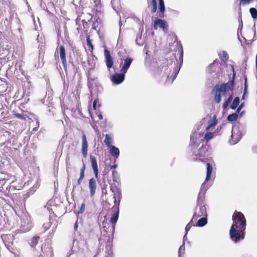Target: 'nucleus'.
<instances>
[{"label":"nucleus","instance_id":"20e7f679","mask_svg":"<svg viewBox=\"0 0 257 257\" xmlns=\"http://www.w3.org/2000/svg\"><path fill=\"white\" fill-rule=\"evenodd\" d=\"M199 206L197 207L195 212L194 213L192 219L197 220L198 218L201 216H207V211L205 205H197Z\"/></svg>","mask_w":257,"mask_h":257},{"label":"nucleus","instance_id":"7c9ffc66","mask_svg":"<svg viewBox=\"0 0 257 257\" xmlns=\"http://www.w3.org/2000/svg\"><path fill=\"white\" fill-rule=\"evenodd\" d=\"M151 5L152 6L151 13H154L157 10V5L156 0H151Z\"/></svg>","mask_w":257,"mask_h":257},{"label":"nucleus","instance_id":"49530a36","mask_svg":"<svg viewBox=\"0 0 257 257\" xmlns=\"http://www.w3.org/2000/svg\"><path fill=\"white\" fill-rule=\"evenodd\" d=\"M194 161H202L203 160L200 159H194Z\"/></svg>","mask_w":257,"mask_h":257},{"label":"nucleus","instance_id":"f704fd0d","mask_svg":"<svg viewBox=\"0 0 257 257\" xmlns=\"http://www.w3.org/2000/svg\"><path fill=\"white\" fill-rule=\"evenodd\" d=\"M254 0H240L239 2V6H244L252 3Z\"/></svg>","mask_w":257,"mask_h":257},{"label":"nucleus","instance_id":"a878e982","mask_svg":"<svg viewBox=\"0 0 257 257\" xmlns=\"http://www.w3.org/2000/svg\"><path fill=\"white\" fill-rule=\"evenodd\" d=\"M239 98L238 97H236L234 100H233V102H232L230 108L232 109H235L237 106L239 105Z\"/></svg>","mask_w":257,"mask_h":257},{"label":"nucleus","instance_id":"2f4dec72","mask_svg":"<svg viewBox=\"0 0 257 257\" xmlns=\"http://www.w3.org/2000/svg\"><path fill=\"white\" fill-rule=\"evenodd\" d=\"M249 12L253 19L257 18V10L255 8H251L249 9Z\"/></svg>","mask_w":257,"mask_h":257},{"label":"nucleus","instance_id":"cd10ccee","mask_svg":"<svg viewBox=\"0 0 257 257\" xmlns=\"http://www.w3.org/2000/svg\"><path fill=\"white\" fill-rule=\"evenodd\" d=\"M238 116V115L237 113H233L232 114H229L227 116V120L230 122L235 121L237 119Z\"/></svg>","mask_w":257,"mask_h":257},{"label":"nucleus","instance_id":"c85d7f7f","mask_svg":"<svg viewBox=\"0 0 257 257\" xmlns=\"http://www.w3.org/2000/svg\"><path fill=\"white\" fill-rule=\"evenodd\" d=\"M86 42H87V45L88 47L90 48L91 51L93 50L94 47L93 45H92L91 43V40H90V35L86 36Z\"/></svg>","mask_w":257,"mask_h":257},{"label":"nucleus","instance_id":"09e8293b","mask_svg":"<svg viewBox=\"0 0 257 257\" xmlns=\"http://www.w3.org/2000/svg\"><path fill=\"white\" fill-rule=\"evenodd\" d=\"M44 256H45L44 255V254H40V255L38 256V257H44Z\"/></svg>","mask_w":257,"mask_h":257},{"label":"nucleus","instance_id":"393cba45","mask_svg":"<svg viewBox=\"0 0 257 257\" xmlns=\"http://www.w3.org/2000/svg\"><path fill=\"white\" fill-rule=\"evenodd\" d=\"M202 218L199 219L197 221V226L202 227L207 223V216H201Z\"/></svg>","mask_w":257,"mask_h":257},{"label":"nucleus","instance_id":"473e14b6","mask_svg":"<svg viewBox=\"0 0 257 257\" xmlns=\"http://www.w3.org/2000/svg\"><path fill=\"white\" fill-rule=\"evenodd\" d=\"M214 136V134L213 133L211 132H207L206 134H205L204 136V140L206 141V142H208L210 139H211Z\"/></svg>","mask_w":257,"mask_h":257},{"label":"nucleus","instance_id":"a18cd8bd","mask_svg":"<svg viewBox=\"0 0 257 257\" xmlns=\"http://www.w3.org/2000/svg\"><path fill=\"white\" fill-rule=\"evenodd\" d=\"M98 116L99 119H102L103 118L102 115L101 114H99Z\"/></svg>","mask_w":257,"mask_h":257},{"label":"nucleus","instance_id":"de8ad7c7","mask_svg":"<svg viewBox=\"0 0 257 257\" xmlns=\"http://www.w3.org/2000/svg\"><path fill=\"white\" fill-rule=\"evenodd\" d=\"M116 166V165L111 166L110 168L111 169L115 168Z\"/></svg>","mask_w":257,"mask_h":257},{"label":"nucleus","instance_id":"e433bc0d","mask_svg":"<svg viewBox=\"0 0 257 257\" xmlns=\"http://www.w3.org/2000/svg\"><path fill=\"white\" fill-rule=\"evenodd\" d=\"M14 115L16 117L19 118L20 119L26 120V117L24 115H23L20 113H16V112L14 111Z\"/></svg>","mask_w":257,"mask_h":257},{"label":"nucleus","instance_id":"603ef678","mask_svg":"<svg viewBox=\"0 0 257 257\" xmlns=\"http://www.w3.org/2000/svg\"><path fill=\"white\" fill-rule=\"evenodd\" d=\"M257 2V0H255Z\"/></svg>","mask_w":257,"mask_h":257},{"label":"nucleus","instance_id":"5701e85b","mask_svg":"<svg viewBox=\"0 0 257 257\" xmlns=\"http://www.w3.org/2000/svg\"><path fill=\"white\" fill-rule=\"evenodd\" d=\"M217 120L216 118V116L214 115L213 119H210L208 122V125L206 128V130L208 131L210 128L213 127L216 125L217 124Z\"/></svg>","mask_w":257,"mask_h":257},{"label":"nucleus","instance_id":"4be33fe9","mask_svg":"<svg viewBox=\"0 0 257 257\" xmlns=\"http://www.w3.org/2000/svg\"><path fill=\"white\" fill-rule=\"evenodd\" d=\"M103 229L106 232H112L113 233L114 230H111V225L109 223L103 221L102 222Z\"/></svg>","mask_w":257,"mask_h":257},{"label":"nucleus","instance_id":"6e6552de","mask_svg":"<svg viewBox=\"0 0 257 257\" xmlns=\"http://www.w3.org/2000/svg\"><path fill=\"white\" fill-rule=\"evenodd\" d=\"M59 54L61 60L64 68L66 70L67 69V61L66 57V50L63 45L59 46Z\"/></svg>","mask_w":257,"mask_h":257},{"label":"nucleus","instance_id":"f03ea898","mask_svg":"<svg viewBox=\"0 0 257 257\" xmlns=\"http://www.w3.org/2000/svg\"><path fill=\"white\" fill-rule=\"evenodd\" d=\"M232 221L229 230L230 237L232 241L238 242L244 237L246 219L243 213L236 210L232 215Z\"/></svg>","mask_w":257,"mask_h":257},{"label":"nucleus","instance_id":"79ce46f5","mask_svg":"<svg viewBox=\"0 0 257 257\" xmlns=\"http://www.w3.org/2000/svg\"><path fill=\"white\" fill-rule=\"evenodd\" d=\"M117 172L115 170H113L112 171V177L113 178H114L115 176L117 175Z\"/></svg>","mask_w":257,"mask_h":257},{"label":"nucleus","instance_id":"4c0bfd02","mask_svg":"<svg viewBox=\"0 0 257 257\" xmlns=\"http://www.w3.org/2000/svg\"><path fill=\"white\" fill-rule=\"evenodd\" d=\"M193 220H192L187 224L185 227L186 234H187L188 231L190 229L191 226L193 225Z\"/></svg>","mask_w":257,"mask_h":257},{"label":"nucleus","instance_id":"f8f14e48","mask_svg":"<svg viewBox=\"0 0 257 257\" xmlns=\"http://www.w3.org/2000/svg\"><path fill=\"white\" fill-rule=\"evenodd\" d=\"M90 162L91 163L92 167L95 175V177L96 178H97L98 174V169L96 159L95 156L90 155Z\"/></svg>","mask_w":257,"mask_h":257},{"label":"nucleus","instance_id":"3c124183","mask_svg":"<svg viewBox=\"0 0 257 257\" xmlns=\"http://www.w3.org/2000/svg\"><path fill=\"white\" fill-rule=\"evenodd\" d=\"M105 202L106 203H107L108 202V201L107 200H105Z\"/></svg>","mask_w":257,"mask_h":257},{"label":"nucleus","instance_id":"39448f33","mask_svg":"<svg viewBox=\"0 0 257 257\" xmlns=\"http://www.w3.org/2000/svg\"><path fill=\"white\" fill-rule=\"evenodd\" d=\"M41 251L45 257H52L53 256V248L49 243H44L42 244Z\"/></svg>","mask_w":257,"mask_h":257},{"label":"nucleus","instance_id":"c756f323","mask_svg":"<svg viewBox=\"0 0 257 257\" xmlns=\"http://www.w3.org/2000/svg\"><path fill=\"white\" fill-rule=\"evenodd\" d=\"M110 189L111 191L113 193V203L114 204H117L118 203H117V201H116V194H115V191L117 189V188L116 187H113V186H112L111 185Z\"/></svg>","mask_w":257,"mask_h":257},{"label":"nucleus","instance_id":"0eeeda50","mask_svg":"<svg viewBox=\"0 0 257 257\" xmlns=\"http://www.w3.org/2000/svg\"><path fill=\"white\" fill-rule=\"evenodd\" d=\"M153 27L155 30H157L158 28H160L164 30L167 29L168 24L164 20L161 19H156L154 21Z\"/></svg>","mask_w":257,"mask_h":257},{"label":"nucleus","instance_id":"72a5a7b5","mask_svg":"<svg viewBox=\"0 0 257 257\" xmlns=\"http://www.w3.org/2000/svg\"><path fill=\"white\" fill-rule=\"evenodd\" d=\"M205 154V150L203 147L200 148L198 150V153L195 155L196 157H203Z\"/></svg>","mask_w":257,"mask_h":257},{"label":"nucleus","instance_id":"f3484780","mask_svg":"<svg viewBox=\"0 0 257 257\" xmlns=\"http://www.w3.org/2000/svg\"><path fill=\"white\" fill-rule=\"evenodd\" d=\"M85 165L83 161H82V166L80 170V175L79 178L77 180V185H80L81 184L82 181L84 179L85 176Z\"/></svg>","mask_w":257,"mask_h":257},{"label":"nucleus","instance_id":"37998d69","mask_svg":"<svg viewBox=\"0 0 257 257\" xmlns=\"http://www.w3.org/2000/svg\"><path fill=\"white\" fill-rule=\"evenodd\" d=\"M77 227H78V224H77V221L75 222V225H74V229L75 230H76L77 229Z\"/></svg>","mask_w":257,"mask_h":257},{"label":"nucleus","instance_id":"a19ab883","mask_svg":"<svg viewBox=\"0 0 257 257\" xmlns=\"http://www.w3.org/2000/svg\"><path fill=\"white\" fill-rule=\"evenodd\" d=\"M98 103V101L97 100H94L93 103V107L94 110L97 109V104Z\"/></svg>","mask_w":257,"mask_h":257},{"label":"nucleus","instance_id":"1a4fd4ad","mask_svg":"<svg viewBox=\"0 0 257 257\" xmlns=\"http://www.w3.org/2000/svg\"><path fill=\"white\" fill-rule=\"evenodd\" d=\"M104 54L105 58L106 65L108 69H110L113 65V61L110 52L108 50L105 49L104 51Z\"/></svg>","mask_w":257,"mask_h":257},{"label":"nucleus","instance_id":"9d476101","mask_svg":"<svg viewBox=\"0 0 257 257\" xmlns=\"http://www.w3.org/2000/svg\"><path fill=\"white\" fill-rule=\"evenodd\" d=\"M82 149L81 151L83 156L86 158L88 155V143L85 135L83 133L82 137Z\"/></svg>","mask_w":257,"mask_h":257},{"label":"nucleus","instance_id":"58836bf2","mask_svg":"<svg viewBox=\"0 0 257 257\" xmlns=\"http://www.w3.org/2000/svg\"><path fill=\"white\" fill-rule=\"evenodd\" d=\"M179 52V59L181 61H183V50L182 46H180L178 48Z\"/></svg>","mask_w":257,"mask_h":257},{"label":"nucleus","instance_id":"2eb2a0df","mask_svg":"<svg viewBox=\"0 0 257 257\" xmlns=\"http://www.w3.org/2000/svg\"><path fill=\"white\" fill-rule=\"evenodd\" d=\"M165 11V7L164 5V2L163 0H159V11L158 17L160 18H163L164 17V13Z\"/></svg>","mask_w":257,"mask_h":257},{"label":"nucleus","instance_id":"bb28decb","mask_svg":"<svg viewBox=\"0 0 257 257\" xmlns=\"http://www.w3.org/2000/svg\"><path fill=\"white\" fill-rule=\"evenodd\" d=\"M219 55L221 61L224 62H226L228 59V55L226 51H223Z\"/></svg>","mask_w":257,"mask_h":257},{"label":"nucleus","instance_id":"dca6fc26","mask_svg":"<svg viewBox=\"0 0 257 257\" xmlns=\"http://www.w3.org/2000/svg\"><path fill=\"white\" fill-rule=\"evenodd\" d=\"M205 198V192L201 190L198 194L197 198V205H205L204 203Z\"/></svg>","mask_w":257,"mask_h":257},{"label":"nucleus","instance_id":"aec40b11","mask_svg":"<svg viewBox=\"0 0 257 257\" xmlns=\"http://www.w3.org/2000/svg\"><path fill=\"white\" fill-rule=\"evenodd\" d=\"M104 142L105 145L108 147H111L112 146V140L110 135L106 134L105 136V139L104 140Z\"/></svg>","mask_w":257,"mask_h":257},{"label":"nucleus","instance_id":"6ab92c4d","mask_svg":"<svg viewBox=\"0 0 257 257\" xmlns=\"http://www.w3.org/2000/svg\"><path fill=\"white\" fill-rule=\"evenodd\" d=\"M109 153L115 158H117L119 155V149L115 146H111L109 148Z\"/></svg>","mask_w":257,"mask_h":257},{"label":"nucleus","instance_id":"9b49d317","mask_svg":"<svg viewBox=\"0 0 257 257\" xmlns=\"http://www.w3.org/2000/svg\"><path fill=\"white\" fill-rule=\"evenodd\" d=\"M89 188L90 189V196L95 195L96 190V181L95 178H92L89 180Z\"/></svg>","mask_w":257,"mask_h":257},{"label":"nucleus","instance_id":"c03bdc74","mask_svg":"<svg viewBox=\"0 0 257 257\" xmlns=\"http://www.w3.org/2000/svg\"><path fill=\"white\" fill-rule=\"evenodd\" d=\"M240 109H241V107H240V106H239V107L237 108V110H236V112H235V113H237L238 114V113L239 112Z\"/></svg>","mask_w":257,"mask_h":257},{"label":"nucleus","instance_id":"f257e3e1","mask_svg":"<svg viewBox=\"0 0 257 257\" xmlns=\"http://www.w3.org/2000/svg\"><path fill=\"white\" fill-rule=\"evenodd\" d=\"M234 80L235 74L233 73L232 78L230 81L221 84H216L212 89L211 93L213 95V100L217 104L221 102L222 97H225L228 92L231 91L228 98L223 103V109H225L228 106L233 99V93L232 91L234 87Z\"/></svg>","mask_w":257,"mask_h":257},{"label":"nucleus","instance_id":"423d86ee","mask_svg":"<svg viewBox=\"0 0 257 257\" xmlns=\"http://www.w3.org/2000/svg\"><path fill=\"white\" fill-rule=\"evenodd\" d=\"M124 74L122 72L121 73H115L111 77L110 80L113 84H119L124 80Z\"/></svg>","mask_w":257,"mask_h":257},{"label":"nucleus","instance_id":"7ed1b4c3","mask_svg":"<svg viewBox=\"0 0 257 257\" xmlns=\"http://www.w3.org/2000/svg\"><path fill=\"white\" fill-rule=\"evenodd\" d=\"M119 201H118L117 204H114V205L112 207V209L114 212L112 214V216L110 218V222L111 223V230H114L115 226L116 223L118 218L119 215Z\"/></svg>","mask_w":257,"mask_h":257},{"label":"nucleus","instance_id":"ddd939ff","mask_svg":"<svg viewBox=\"0 0 257 257\" xmlns=\"http://www.w3.org/2000/svg\"><path fill=\"white\" fill-rule=\"evenodd\" d=\"M133 59L130 57H127L124 59L123 65L121 69V72L126 73L128 69L129 68Z\"/></svg>","mask_w":257,"mask_h":257},{"label":"nucleus","instance_id":"c9c22d12","mask_svg":"<svg viewBox=\"0 0 257 257\" xmlns=\"http://www.w3.org/2000/svg\"><path fill=\"white\" fill-rule=\"evenodd\" d=\"M99 25V23L98 22L97 20L94 22L92 25V29H93L94 30H96L97 31H99L100 30L98 29L97 28L98 27Z\"/></svg>","mask_w":257,"mask_h":257},{"label":"nucleus","instance_id":"412c9836","mask_svg":"<svg viewBox=\"0 0 257 257\" xmlns=\"http://www.w3.org/2000/svg\"><path fill=\"white\" fill-rule=\"evenodd\" d=\"M82 26H83V30L86 36L90 35L88 33V30L89 28V24H88V22H86L85 20H82Z\"/></svg>","mask_w":257,"mask_h":257},{"label":"nucleus","instance_id":"8fccbe9b","mask_svg":"<svg viewBox=\"0 0 257 257\" xmlns=\"http://www.w3.org/2000/svg\"><path fill=\"white\" fill-rule=\"evenodd\" d=\"M100 105L99 104H98V108H99V107Z\"/></svg>","mask_w":257,"mask_h":257},{"label":"nucleus","instance_id":"b1692460","mask_svg":"<svg viewBox=\"0 0 257 257\" xmlns=\"http://www.w3.org/2000/svg\"><path fill=\"white\" fill-rule=\"evenodd\" d=\"M212 165L209 163L207 164V174L206 177V181H208L210 179V176L212 172Z\"/></svg>","mask_w":257,"mask_h":257},{"label":"nucleus","instance_id":"4468645a","mask_svg":"<svg viewBox=\"0 0 257 257\" xmlns=\"http://www.w3.org/2000/svg\"><path fill=\"white\" fill-rule=\"evenodd\" d=\"M158 71H162L163 70L166 71L168 69V60L166 58L161 60L159 64Z\"/></svg>","mask_w":257,"mask_h":257},{"label":"nucleus","instance_id":"a211bd4d","mask_svg":"<svg viewBox=\"0 0 257 257\" xmlns=\"http://www.w3.org/2000/svg\"><path fill=\"white\" fill-rule=\"evenodd\" d=\"M40 238L39 236H35L31 238L29 241V244L31 247H35L38 243L39 240Z\"/></svg>","mask_w":257,"mask_h":257},{"label":"nucleus","instance_id":"ea45409f","mask_svg":"<svg viewBox=\"0 0 257 257\" xmlns=\"http://www.w3.org/2000/svg\"><path fill=\"white\" fill-rule=\"evenodd\" d=\"M85 204L84 203H83L81 205V207H80V210L78 211V213H83L85 211Z\"/></svg>","mask_w":257,"mask_h":257}]
</instances>
